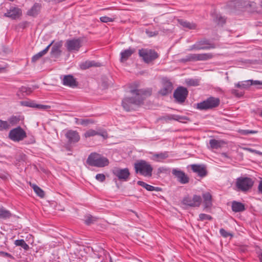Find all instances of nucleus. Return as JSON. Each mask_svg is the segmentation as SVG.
Instances as JSON below:
<instances>
[{
  "mask_svg": "<svg viewBox=\"0 0 262 262\" xmlns=\"http://www.w3.org/2000/svg\"><path fill=\"white\" fill-rule=\"evenodd\" d=\"M130 92L134 97H125L122 101V106L126 112L135 110V107L144 103V100L152 94V89H131Z\"/></svg>",
  "mask_w": 262,
  "mask_h": 262,
  "instance_id": "1",
  "label": "nucleus"
},
{
  "mask_svg": "<svg viewBox=\"0 0 262 262\" xmlns=\"http://www.w3.org/2000/svg\"><path fill=\"white\" fill-rule=\"evenodd\" d=\"M86 163L91 166L104 167L109 164V160L102 155L94 152L89 155Z\"/></svg>",
  "mask_w": 262,
  "mask_h": 262,
  "instance_id": "2",
  "label": "nucleus"
},
{
  "mask_svg": "<svg viewBox=\"0 0 262 262\" xmlns=\"http://www.w3.org/2000/svg\"><path fill=\"white\" fill-rule=\"evenodd\" d=\"M135 172L145 177H151L153 167L147 162L141 160L134 164Z\"/></svg>",
  "mask_w": 262,
  "mask_h": 262,
  "instance_id": "3",
  "label": "nucleus"
},
{
  "mask_svg": "<svg viewBox=\"0 0 262 262\" xmlns=\"http://www.w3.org/2000/svg\"><path fill=\"white\" fill-rule=\"evenodd\" d=\"M221 103L219 98L210 96L205 100L198 103L196 108L201 111L212 110L217 107Z\"/></svg>",
  "mask_w": 262,
  "mask_h": 262,
  "instance_id": "4",
  "label": "nucleus"
},
{
  "mask_svg": "<svg viewBox=\"0 0 262 262\" xmlns=\"http://www.w3.org/2000/svg\"><path fill=\"white\" fill-rule=\"evenodd\" d=\"M138 54L146 63L152 62L159 56L158 53L155 50L145 48L139 50Z\"/></svg>",
  "mask_w": 262,
  "mask_h": 262,
  "instance_id": "5",
  "label": "nucleus"
},
{
  "mask_svg": "<svg viewBox=\"0 0 262 262\" xmlns=\"http://www.w3.org/2000/svg\"><path fill=\"white\" fill-rule=\"evenodd\" d=\"M214 43L211 42L209 39L203 38L196 41L194 45L191 46L189 50H205L215 48Z\"/></svg>",
  "mask_w": 262,
  "mask_h": 262,
  "instance_id": "6",
  "label": "nucleus"
},
{
  "mask_svg": "<svg viewBox=\"0 0 262 262\" xmlns=\"http://www.w3.org/2000/svg\"><path fill=\"white\" fill-rule=\"evenodd\" d=\"M254 183V181L250 178L241 177L236 179L235 185L239 190L246 192L252 188Z\"/></svg>",
  "mask_w": 262,
  "mask_h": 262,
  "instance_id": "7",
  "label": "nucleus"
},
{
  "mask_svg": "<svg viewBox=\"0 0 262 262\" xmlns=\"http://www.w3.org/2000/svg\"><path fill=\"white\" fill-rule=\"evenodd\" d=\"M9 138L14 142H19L27 137L26 132L20 126L11 129L9 133Z\"/></svg>",
  "mask_w": 262,
  "mask_h": 262,
  "instance_id": "8",
  "label": "nucleus"
},
{
  "mask_svg": "<svg viewBox=\"0 0 262 262\" xmlns=\"http://www.w3.org/2000/svg\"><path fill=\"white\" fill-rule=\"evenodd\" d=\"M188 93L187 88L182 86H178L174 90L173 94L175 102L179 104H183L185 101Z\"/></svg>",
  "mask_w": 262,
  "mask_h": 262,
  "instance_id": "9",
  "label": "nucleus"
},
{
  "mask_svg": "<svg viewBox=\"0 0 262 262\" xmlns=\"http://www.w3.org/2000/svg\"><path fill=\"white\" fill-rule=\"evenodd\" d=\"M202 199L201 196L196 194L193 195L191 198L189 196L184 197L182 203L186 206L192 207H198L200 206Z\"/></svg>",
  "mask_w": 262,
  "mask_h": 262,
  "instance_id": "10",
  "label": "nucleus"
},
{
  "mask_svg": "<svg viewBox=\"0 0 262 262\" xmlns=\"http://www.w3.org/2000/svg\"><path fill=\"white\" fill-rule=\"evenodd\" d=\"M113 174L121 181H127L130 176V172L128 168H115L112 170Z\"/></svg>",
  "mask_w": 262,
  "mask_h": 262,
  "instance_id": "11",
  "label": "nucleus"
},
{
  "mask_svg": "<svg viewBox=\"0 0 262 262\" xmlns=\"http://www.w3.org/2000/svg\"><path fill=\"white\" fill-rule=\"evenodd\" d=\"M171 173L177 178V181L182 184H187L189 182V178L182 170L178 168H173L172 169Z\"/></svg>",
  "mask_w": 262,
  "mask_h": 262,
  "instance_id": "12",
  "label": "nucleus"
},
{
  "mask_svg": "<svg viewBox=\"0 0 262 262\" xmlns=\"http://www.w3.org/2000/svg\"><path fill=\"white\" fill-rule=\"evenodd\" d=\"M162 88L159 93L162 96H166L171 93L173 87L172 82L167 77H164L162 79Z\"/></svg>",
  "mask_w": 262,
  "mask_h": 262,
  "instance_id": "13",
  "label": "nucleus"
},
{
  "mask_svg": "<svg viewBox=\"0 0 262 262\" xmlns=\"http://www.w3.org/2000/svg\"><path fill=\"white\" fill-rule=\"evenodd\" d=\"M81 42L82 41L80 38L67 40L66 43V47L69 52L78 51L81 47Z\"/></svg>",
  "mask_w": 262,
  "mask_h": 262,
  "instance_id": "14",
  "label": "nucleus"
},
{
  "mask_svg": "<svg viewBox=\"0 0 262 262\" xmlns=\"http://www.w3.org/2000/svg\"><path fill=\"white\" fill-rule=\"evenodd\" d=\"M65 137L68 140L69 144H74L78 142L80 139V135L76 130L72 129L68 130L65 134Z\"/></svg>",
  "mask_w": 262,
  "mask_h": 262,
  "instance_id": "15",
  "label": "nucleus"
},
{
  "mask_svg": "<svg viewBox=\"0 0 262 262\" xmlns=\"http://www.w3.org/2000/svg\"><path fill=\"white\" fill-rule=\"evenodd\" d=\"M20 104L22 106H27L32 108H36L38 110H48L51 108V106L43 104H36L35 101L29 100V101H20Z\"/></svg>",
  "mask_w": 262,
  "mask_h": 262,
  "instance_id": "16",
  "label": "nucleus"
},
{
  "mask_svg": "<svg viewBox=\"0 0 262 262\" xmlns=\"http://www.w3.org/2000/svg\"><path fill=\"white\" fill-rule=\"evenodd\" d=\"M62 82L64 85L68 86L72 88H76L78 85V82L76 81V78L72 75L64 76Z\"/></svg>",
  "mask_w": 262,
  "mask_h": 262,
  "instance_id": "17",
  "label": "nucleus"
},
{
  "mask_svg": "<svg viewBox=\"0 0 262 262\" xmlns=\"http://www.w3.org/2000/svg\"><path fill=\"white\" fill-rule=\"evenodd\" d=\"M22 14L21 10L17 7H11L4 15L13 19L19 18Z\"/></svg>",
  "mask_w": 262,
  "mask_h": 262,
  "instance_id": "18",
  "label": "nucleus"
},
{
  "mask_svg": "<svg viewBox=\"0 0 262 262\" xmlns=\"http://www.w3.org/2000/svg\"><path fill=\"white\" fill-rule=\"evenodd\" d=\"M191 167L192 171L197 173L198 176L202 178L207 174L206 167L204 165L192 164Z\"/></svg>",
  "mask_w": 262,
  "mask_h": 262,
  "instance_id": "19",
  "label": "nucleus"
},
{
  "mask_svg": "<svg viewBox=\"0 0 262 262\" xmlns=\"http://www.w3.org/2000/svg\"><path fill=\"white\" fill-rule=\"evenodd\" d=\"M62 42L61 41L57 42L53 45L50 53L52 57L58 58L60 56L61 54V50L60 49L62 47Z\"/></svg>",
  "mask_w": 262,
  "mask_h": 262,
  "instance_id": "20",
  "label": "nucleus"
},
{
  "mask_svg": "<svg viewBox=\"0 0 262 262\" xmlns=\"http://www.w3.org/2000/svg\"><path fill=\"white\" fill-rule=\"evenodd\" d=\"M41 5L40 3H35L33 6L27 11V15L33 17H36L40 13Z\"/></svg>",
  "mask_w": 262,
  "mask_h": 262,
  "instance_id": "21",
  "label": "nucleus"
},
{
  "mask_svg": "<svg viewBox=\"0 0 262 262\" xmlns=\"http://www.w3.org/2000/svg\"><path fill=\"white\" fill-rule=\"evenodd\" d=\"M231 209L234 212H242L246 210L244 204L236 201H233L231 202Z\"/></svg>",
  "mask_w": 262,
  "mask_h": 262,
  "instance_id": "22",
  "label": "nucleus"
},
{
  "mask_svg": "<svg viewBox=\"0 0 262 262\" xmlns=\"http://www.w3.org/2000/svg\"><path fill=\"white\" fill-rule=\"evenodd\" d=\"M204 209H210L212 206V195L209 192H206L202 194Z\"/></svg>",
  "mask_w": 262,
  "mask_h": 262,
  "instance_id": "23",
  "label": "nucleus"
},
{
  "mask_svg": "<svg viewBox=\"0 0 262 262\" xmlns=\"http://www.w3.org/2000/svg\"><path fill=\"white\" fill-rule=\"evenodd\" d=\"M135 51V49L129 48L121 52L120 53V62H124L126 61Z\"/></svg>",
  "mask_w": 262,
  "mask_h": 262,
  "instance_id": "24",
  "label": "nucleus"
},
{
  "mask_svg": "<svg viewBox=\"0 0 262 262\" xmlns=\"http://www.w3.org/2000/svg\"><path fill=\"white\" fill-rule=\"evenodd\" d=\"M53 41L50 43L44 50L33 55L31 58V62L35 63L37 60H38L41 57H42L43 56L46 54L48 52L50 47L53 44Z\"/></svg>",
  "mask_w": 262,
  "mask_h": 262,
  "instance_id": "25",
  "label": "nucleus"
},
{
  "mask_svg": "<svg viewBox=\"0 0 262 262\" xmlns=\"http://www.w3.org/2000/svg\"><path fill=\"white\" fill-rule=\"evenodd\" d=\"M101 66V64L95 61L87 60L80 63V67L82 70H86L91 67H99Z\"/></svg>",
  "mask_w": 262,
  "mask_h": 262,
  "instance_id": "26",
  "label": "nucleus"
},
{
  "mask_svg": "<svg viewBox=\"0 0 262 262\" xmlns=\"http://www.w3.org/2000/svg\"><path fill=\"white\" fill-rule=\"evenodd\" d=\"M164 118L166 120H176L179 122H182V120H188L187 117L178 115H167L164 116Z\"/></svg>",
  "mask_w": 262,
  "mask_h": 262,
  "instance_id": "27",
  "label": "nucleus"
},
{
  "mask_svg": "<svg viewBox=\"0 0 262 262\" xmlns=\"http://www.w3.org/2000/svg\"><path fill=\"white\" fill-rule=\"evenodd\" d=\"M226 143L224 141L220 140H217L216 139H211L209 141V144L210 145V147L212 149H219L220 148H221L224 144H225Z\"/></svg>",
  "mask_w": 262,
  "mask_h": 262,
  "instance_id": "28",
  "label": "nucleus"
},
{
  "mask_svg": "<svg viewBox=\"0 0 262 262\" xmlns=\"http://www.w3.org/2000/svg\"><path fill=\"white\" fill-rule=\"evenodd\" d=\"M195 55L196 61H206L210 59L213 57L212 53L195 54Z\"/></svg>",
  "mask_w": 262,
  "mask_h": 262,
  "instance_id": "29",
  "label": "nucleus"
},
{
  "mask_svg": "<svg viewBox=\"0 0 262 262\" xmlns=\"http://www.w3.org/2000/svg\"><path fill=\"white\" fill-rule=\"evenodd\" d=\"M169 156L168 151H164L160 153L154 154L152 155V160L160 162L161 160L167 158Z\"/></svg>",
  "mask_w": 262,
  "mask_h": 262,
  "instance_id": "30",
  "label": "nucleus"
},
{
  "mask_svg": "<svg viewBox=\"0 0 262 262\" xmlns=\"http://www.w3.org/2000/svg\"><path fill=\"white\" fill-rule=\"evenodd\" d=\"M178 23L183 27L188 28L190 30H194L196 28V25L195 24L190 23L182 19H178Z\"/></svg>",
  "mask_w": 262,
  "mask_h": 262,
  "instance_id": "31",
  "label": "nucleus"
},
{
  "mask_svg": "<svg viewBox=\"0 0 262 262\" xmlns=\"http://www.w3.org/2000/svg\"><path fill=\"white\" fill-rule=\"evenodd\" d=\"M75 123L77 124H80L85 126H86L90 124H94L95 123V120L92 119H79L75 118Z\"/></svg>",
  "mask_w": 262,
  "mask_h": 262,
  "instance_id": "32",
  "label": "nucleus"
},
{
  "mask_svg": "<svg viewBox=\"0 0 262 262\" xmlns=\"http://www.w3.org/2000/svg\"><path fill=\"white\" fill-rule=\"evenodd\" d=\"M12 216L11 213L3 208H0V219L6 220Z\"/></svg>",
  "mask_w": 262,
  "mask_h": 262,
  "instance_id": "33",
  "label": "nucleus"
},
{
  "mask_svg": "<svg viewBox=\"0 0 262 262\" xmlns=\"http://www.w3.org/2000/svg\"><path fill=\"white\" fill-rule=\"evenodd\" d=\"M243 88H246L252 85H262V81L249 80L242 82Z\"/></svg>",
  "mask_w": 262,
  "mask_h": 262,
  "instance_id": "34",
  "label": "nucleus"
},
{
  "mask_svg": "<svg viewBox=\"0 0 262 262\" xmlns=\"http://www.w3.org/2000/svg\"><path fill=\"white\" fill-rule=\"evenodd\" d=\"M180 61L182 63H186L190 61H196L195 54H189L184 58L180 59Z\"/></svg>",
  "mask_w": 262,
  "mask_h": 262,
  "instance_id": "35",
  "label": "nucleus"
},
{
  "mask_svg": "<svg viewBox=\"0 0 262 262\" xmlns=\"http://www.w3.org/2000/svg\"><path fill=\"white\" fill-rule=\"evenodd\" d=\"M98 218L93 216L90 214H88L84 216V223L87 225H90L92 224H94L97 221Z\"/></svg>",
  "mask_w": 262,
  "mask_h": 262,
  "instance_id": "36",
  "label": "nucleus"
},
{
  "mask_svg": "<svg viewBox=\"0 0 262 262\" xmlns=\"http://www.w3.org/2000/svg\"><path fill=\"white\" fill-rule=\"evenodd\" d=\"M33 188L34 191L36 193V194L40 197L41 198H43L45 196V192L42 189H41L39 187H38L36 184H33L31 185Z\"/></svg>",
  "mask_w": 262,
  "mask_h": 262,
  "instance_id": "37",
  "label": "nucleus"
},
{
  "mask_svg": "<svg viewBox=\"0 0 262 262\" xmlns=\"http://www.w3.org/2000/svg\"><path fill=\"white\" fill-rule=\"evenodd\" d=\"M14 244L17 246L21 247L25 250H28L30 248L29 245L22 239L15 241Z\"/></svg>",
  "mask_w": 262,
  "mask_h": 262,
  "instance_id": "38",
  "label": "nucleus"
},
{
  "mask_svg": "<svg viewBox=\"0 0 262 262\" xmlns=\"http://www.w3.org/2000/svg\"><path fill=\"white\" fill-rule=\"evenodd\" d=\"M20 121L19 117L16 116H12L10 118H9L8 120V123L10 125V127L11 126L15 125L19 123Z\"/></svg>",
  "mask_w": 262,
  "mask_h": 262,
  "instance_id": "39",
  "label": "nucleus"
},
{
  "mask_svg": "<svg viewBox=\"0 0 262 262\" xmlns=\"http://www.w3.org/2000/svg\"><path fill=\"white\" fill-rule=\"evenodd\" d=\"M10 128V125L7 121L0 119V131L8 130Z\"/></svg>",
  "mask_w": 262,
  "mask_h": 262,
  "instance_id": "40",
  "label": "nucleus"
},
{
  "mask_svg": "<svg viewBox=\"0 0 262 262\" xmlns=\"http://www.w3.org/2000/svg\"><path fill=\"white\" fill-rule=\"evenodd\" d=\"M96 135H101V136H102L100 133H99V132L95 130H93V129H89L88 130H87L85 133H84V137L85 138H89V137H93V136H95Z\"/></svg>",
  "mask_w": 262,
  "mask_h": 262,
  "instance_id": "41",
  "label": "nucleus"
},
{
  "mask_svg": "<svg viewBox=\"0 0 262 262\" xmlns=\"http://www.w3.org/2000/svg\"><path fill=\"white\" fill-rule=\"evenodd\" d=\"M199 80L197 79H188L186 80V83L188 86H198L199 85Z\"/></svg>",
  "mask_w": 262,
  "mask_h": 262,
  "instance_id": "42",
  "label": "nucleus"
},
{
  "mask_svg": "<svg viewBox=\"0 0 262 262\" xmlns=\"http://www.w3.org/2000/svg\"><path fill=\"white\" fill-rule=\"evenodd\" d=\"M137 184L145 188L148 191H151L153 189V186L149 185L141 181H138L137 182Z\"/></svg>",
  "mask_w": 262,
  "mask_h": 262,
  "instance_id": "43",
  "label": "nucleus"
},
{
  "mask_svg": "<svg viewBox=\"0 0 262 262\" xmlns=\"http://www.w3.org/2000/svg\"><path fill=\"white\" fill-rule=\"evenodd\" d=\"M213 219L212 217L208 214L205 213H201L199 214V221H203L204 220L211 221Z\"/></svg>",
  "mask_w": 262,
  "mask_h": 262,
  "instance_id": "44",
  "label": "nucleus"
},
{
  "mask_svg": "<svg viewBox=\"0 0 262 262\" xmlns=\"http://www.w3.org/2000/svg\"><path fill=\"white\" fill-rule=\"evenodd\" d=\"M16 160L19 162H25L27 159V156L23 153H20L16 156Z\"/></svg>",
  "mask_w": 262,
  "mask_h": 262,
  "instance_id": "45",
  "label": "nucleus"
},
{
  "mask_svg": "<svg viewBox=\"0 0 262 262\" xmlns=\"http://www.w3.org/2000/svg\"><path fill=\"white\" fill-rule=\"evenodd\" d=\"M255 251L260 262H262V249L258 246L255 247Z\"/></svg>",
  "mask_w": 262,
  "mask_h": 262,
  "instance_id": "46",
  "label": "nucleus"
},
{
  "mask_svg": "<svg viewBox=\"0 0 262 262\" xmlns=\"http://www.w3.org/2000/svg\"><path fill=\"white\" fill-rule=\"evenodd\" d=\"M19 91L23 93H25L27 95L31 94L32 92V89L31 88L22 86L19 89Z\"/></svg>",
  "mask_w": 262,
  "mask_h": 262,
  "instance_id": "47",
  "label": "nucleus"
},
{
  "mask_svg": "<svg viewBox=\"0 0 262 262\" xmlns=\"http://www.w3.org/2000/svg\"><path fill=\"white\" fill-rule=\"evenodd\" d=\"M220 233L223 237L225 238L228 237L229 236H233V235L231 233L227 231L224 228H221L220 229Z\"/></svg>",
  "mask_w": 262,
  "mask_h": 262,
  "instance_id": "48",
  "label": "nucleus"
},
{
  "mask_svg": "<svg viewBox=\"0 0 262 262\" xmlns=\"http://www.w3.org/2000/svg\"><path fill=\"white\" fill-rule=\"evenodd\" d=\"M239 133L243 135H248L249 134H254L257 133V131L249 129L241 130Z\"/></svg>",
  "mask_w": 262,
  "mask_h": 262,
  "instance_id": "49",
  "label": "nucleus"
},
{
  "mask_svg": "<svg viewBox=\"0 0 262 262\" xmlns=\"http://www.w3.org/2000/svg\"><path fill=\"white\" fill-rule=\"evenodd\" d=\"M96 179L99 182H103L105 180V176L103 173H98L96 176Z\"/></svg>",
  "mask_w": 262,
  "mask_h": 262,
  "instance_id": "50",
  "label": "nucleus"
},
{
  "mask_svg": "<svg viewBox=\"0 0 262 262\" xmlns=\"http://www.w3.org/2000/svg\"><path fill=\"white\" fill-rule=\"evenodd\" d=\"M100 20L102 23L113 22L114 21V19L105 16L101 17Z\"/></svg>",
  "mask_w": 262,
  "mask_h": 262,
  "instance_id": "51",
  "label": "nucleus"
},
{
  "mask_svg": "<svg viewBox=\"0 0 262 262\" xmlns=\"http://www.w3.org/2000/svg\"><path fill=\"white\" fill-rule=\"evenodd\" d=\"M231 93L237 97H241L243 95V93L242 92H239L238 90L235 89L231 90Z\"/></svg>",
  "mask_w": 262,
  "mask_h": 262,
  "instance_id": "52",
  "label": "nucleus"
},
{
  "mask_svg": "<svg viewBox=\"0 0 262 262\" xmlns=\"http://www.w3.org/2000/svg\"><path fill=\"white\" fill-rule=\"evenodd\" d=\"M258 190L259 193L262 194V180L260 181L258 186Z\"/></svg>",
  "mask_w": 262,
  "mask_h": 262,
  "instance_id": "53",
  "label": "nucleus"
},
{
  "mask_svg": "<svg viewBox=\"0 0 262 262\" xmlns=\"http://www.w3.org/2000/svg\"><path fill=\"white\" fill-rule=\"evenodd\" d=\"M219 22L224 24L225 23L226 20L224 17L221 16L219 18Z\"/></svg>",
  "mask_w": 262,
  "mask_h": 262,
  "instance_id": "54",
  "label": "nucleus"
},
{
  "mask_svg": "<svg viewBox=\"0 0 262 262\" xmlns=\"http://www.w3.org/2000/svg\"><path fill=\"white\" fill-rule=\"evenodd\" d=\"M102 86L104 89H107L108 86V84L106 82L103 81L102 83Z\"/></svg>",
  "mask_w": 262,
  "mask_h": 262,
  "instance_id": "55",
  "label": "nucleus"
},
{
  "mask_svg": "<svg viewBox=\"0 0 262 262\" xmlns=\"http://www.w3.org/2000/svg\"><path fill=\"white\" fill-rule=\"evenodd\" d=\"M162 190V188L158 187H154L153 186V189H152V191H160Z\"/></svg>",
  "mask_w": 262,
  "mask_h": 262,
  "instance_id": "56",
  "label": "nucleus"
},
{
  "mask_svg": "<svg viewBox=\"0 0 262 262\" xmlns=\"http://www.w3.org/2000/svg\"><path fill=\"white\" fill-rule=\"evenodd\" d=\"M235 86L238 88H243V85L242 84V82L241 83L238 82V83L235 84Z\"/></svg>",
  "mask_w": 262,
  "mask_h": 262,
  "instance_id": "57",
  "label": "nucleus"
},
{
  "mask_svg": "<svg viewBox=\"0 0 262 262\" xmlns=\"http://www.w3.org/2000/svg\"><path fill=\"white\" fill-rule=\"evenodd\" d=\"M164 169L163 168V167H159L158 169V174H160L162 172H163Z\"/></svg>",
  "mask_w": 262,
  "mask_h": 262,
  "instance_id": "58",
  "label": "nucleus"
},
{
  "mask_svg": "<svg viewBox=\"0 0 262 262\" xmlns=\"http://www.w3.org/2000/svg\"><path fill=\"white\" fill-rule=\"evenodd\" d=\"M245 149H246L248 151H249L251 152H256L255 150L250 148H245Z\"/></svg>",
  "mask_w": 262,
  "mask_h": 262,
  "instance_id": "59",
  "label": "nucleus"
},
{
  "mask_svg": "<svg viewBox=\"0 0 262 262\" xmlns=\"http://www.w3.org/2000/svg\"><path fill=\"white\" fill-rule=\"evenodd\" d=\"M66 0H54V1L56 3H61V2H64Z\"/></svg>",
  "mask_w": 262,
  "mask_h": 262,
  "instance_id": "60",
  "label": "nucleus"
},
{
  "mask_svg": "<svg viewBox=\"0 0 262 262\" xmlns=\"http://www.w3.org/2000/svg\"><path fill=\"white\" fill-rule=\"evenodd\" d=\"M5 67H0V73L3 72V71H5Z\"/></svg>",
  "mask_w": 262,
  "mask_h": 262,
  "instance_id": "61",
  "label": "nucleus"
},
{
  "mask_svg": "<svg viewBox=\"0 0 262 262\" xmlns=\"http://www.w3.org/2000/svg\"><path fill=\"white\" fill-rule=\"evenodd\" d=\"M260 116L262 117V111H261V114H260Z\"/></svg>",
  "mask_w": 262,
  "mask_h": 262,
  "instance_id": "62",
  "label": "nucleus"
}]
</instances>
